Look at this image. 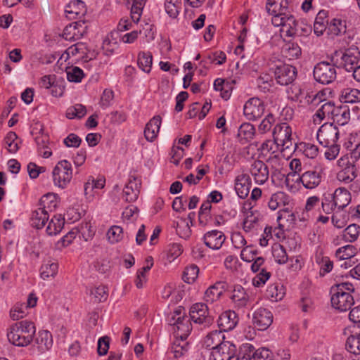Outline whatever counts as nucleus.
Masks as SVG:
<instances>
[{
  "instance_id": "1",
  "label": "nucleus",
  "mask_w": 360,
  "mask_h": 360,
  "mask_svg": "<svg viewBox=\"0 0 360 360\" xmlns=\"http://www.w3.org/2000/svg\"><path fill=\"white\" fill-rule=\"evenodd\" d=\"M36 333L34 324L27 320L13 324L7 333L8 341L15 346L26 347L33 340Z\"/></svg>"
},
{
  "instance_id": "2",
  "label": "nucleus",
  "mask_w": 360,
  "mask_h": 360,
  "mask_svg": "<svg viewBox=\"0 0 360 360\" xmlns=\"http://www.w3.org/2000/svg\"><path fill=\"white\" fill-rule=\"evenodd\" d=\"M354 291L353 285L347 282L340 283L333 286L330 290L332 306L340 311L350 309L354 304V297L351 295V292Z\"/></svg>"
},
{
  "instance_id": "3",
  "label": "nucleus",
  "mask_w": 360,
  "mask_h": 360,
  "mask_svg": "<svg viewBox=\"0 0 360 360\" xmlns=\"http://www.w3.org/2000/svg\"><path fill=\"white\" fill-rule=\"evenodd\" d=\"M359 60L360 51L355 45L335 51L331 56V62L335 64L336 67L343 68L348 72L359 65Z\"/></svg>"
},
{
  "instance_id": "4",
  "label": "nucleus",
  "mask_w": 360,
  "mask_h": 360,
  "mask_svg": "<svg viewBox=\"0 0 360 360\" xmlns=\"http://www.w3.org/2000/svg\"><path fill=\"white\" fill-rule=\"evenodd\" d=\"M292 129L285 122L277 124L273 131L274 140L278 146L282 147V150H295L297 143L292 136Z\"/></svg>"
},
{
  "instance_id": "5",
  "label": "nucleus",
  "mask_w": 360,
  "mask_h": 360,
  "mask_svg": "<svg viewBox=\"0 0 360 360\" xmlns=\"http://www.w3.org/2000/svg\"><path fill=\"white\" fill-rule=\"evenodd\" d=\"M52 176L55 186L60 188H66L72 178L71 163L66 160L59 161L53 169Z\"/></svg>"
},
{
  "instance_id": "6",
  "label": "nucleus",
  "mask_w": 360,
  "mask_h": 360,
  "mask_svg": "<svg viewBox=\"0 0 360 360\" xmlns=\"http://www.w3.org/2000/svg\"><path fill=\"white\" fill-rule=\"evenodd\" d=\"M335 64L322 61L317 63L314 68V77L316 82L322 84H329L335 81L337 77Z\"/></svg>"
},
{
  "instance_id": "7",
  "label": "nucleus",
  "mask_w": 360,
  "mask_h": 360,
  "mask_svg": "<svg viewBox=\"0 0 360 360\" xmlns=\"http://www.w3.org/2000/svg\"><path fill=\"white\" fill-rule=\"evenodd\" d=\"M324 176V168L316 166L300 175L296 182H300L307 189H314L320 185Z\"/></svg>"
},
{
  "instance_id": "8",
  "label": "nucleus",
  "mask_w": 360,
  "mask_h": 360,
  "mask_svg": "<svg viewBox=\"0 0 360 360\" xmlns=\"http://www.w3.org/2000/svg\"><path fill=\"white\" fill-rule=\"evenodd\" d=\"M271 22L275 27H282V31L289 37L295 35L298 31L299 23L288 10L282 16H273Z\"/></svg>"
},
{
  "instance_id": "9",
  "label": "nucleus",
  "mask_w": 360,
  "mask_h": 360,
  "mask_svg": "<svg viewBox=\"0 0 360 360\" xmlns=\"http://www.w3.org/2000/svg\"><path fill=\"white\" fill-rule=\"evenodd\" d=\"M190 319L204 328L213 323V317L210 314L207 304L204 303H195L191 307Z\"/></svg>"
},
{
  "instance_id": "10",
  "label": "nucleus",
  "mask_w": 360,
  "mask_h": 360,
  "mask_svg": "<svg viewBox=\"0 0 360 360\" xmlns=\"http://www.w3.org/2000/svg\"><path fill=\"white\" fill-rule=\"evenodd\" d=\"M339 136V129L333 123L322 124L317 132V139L322 146L337 143Z\"/></svg>"
},
{
  "instance_id": "11",
  "label": "nucleus",
  "mask_w": 360,
  "mask_h": 360,
  "mask_svg": "<svg viewBox=\"0 0 360 360\" xmlns=\"http://www.w3.org/2000/svg\"><path fill=\"white\" fill-rule=\"evenodd\" d=\"M274 73L277 83L286 86L295 81L297 72L295 67L283 63L276 65Z\"/></svg>"
},
{
  "instance_id": "12",
  "label": "nucleus",
  "mask_w": 360,
  "mask_h": 360,
  "mask_svg": "<svg viewBox=\"0 0 360 360\" xmlns=\"http://www.w3.org/2000/svg\"><path fill=\"white\" fill-rule=\"evenodd\" d=\"M265 110L264 102L257 97L248 99L244 105L243 113L249 120L260 118Z\"/></svg>"
},
{
  "instance_id": "13",
  "label": "nucleus",
  "mask_w": 360,
  "mask_h": 360,
  "mask_svg": "<svg viewBox=\"0 0 360 360\" xmlns=\"http://www.w3.org/2000/svg\"><path fill=\"white\" fill-rule=\"evenodd\" d=\"M236 347L231 342H224L221 345L212 349L209 360H235Z\"/></svg>"
},
{
  "instance_id": "14",
  "label": "nucleus",
  "mask_w": 360,
  "mask_h": 360,
  "mask_svg": "<svg viewBox=\"0 0 360 360\" xmlns=\"http://www.w3.org/2000/svg\"><path fill=\"white\" fill-rule=\"evenodd\" d=\"M172 316L169 319V323L173 326L175 338L186 339L191 331V323L190 319L186 317L184 319Z\"/></svg>"
},
{
  "instance_id": "15",
  "label": "nucleus",
  "mask_w": 360,
  "mask_h": 360,
  "mask_svg": "<svg viewBox=\"0 0 360 360\" xmlns=\"http://www.w3.org/2000/svg\"><path fill=\"white\" fill-rule=\"evenodd\" d=\"M252 321L257 330H265L273 322V314L267 309L259 308L253 314Z\"/></svg>"
},
{
  "instance_id": "16",
  "label": "nucleus",
  "mask_w": 360,
  "mask_h": 360,
  "mask_svg": "<svg viewBox=\"0 0 360 360\" xmlns=\"http://www.w3.org/2000/svg\"><path fill=\"white\" fill-rule=\"evenodd\" d=\"M250 172L257 184L262 185L269 179V168L262 160H254L251 164Z\"/></svg>"
},
{
  "instance_id": "17",
  "label": "nucleus",
  "mask_w": 360,
  "mask_h": 360,
  "mask_svg": "<svg viewBox=\"0 0 360 360\" xmlns=\"http://www.w3.org/2000/svg\"><path fill=\"white\" fill-rule=\"evenodd\" d=\"M86 26L83 21H76L67 25L63 33L65 40L76 41L79 39L86 32Z\"/></svg>"
},
{
  "instance_id": "18",
  "label": "nucleus",
  "mask_w": 360,
  "mask_h": 360,
  "mask_svg": "<svg viewBox=\"0 0 360 360\" xmlns=\"http://www.w3.org/2000/svg\"><path fill=\"white\" fill-rule=\"evenodd\" d=\"M225 240L226 236L224 233L218 230L208 231L203 236L205 245L212 250L220 249Z\"/></svg>"
},
{
  "instance_id": "19",
  "label": "nucleus",
  "mask_w": 360,
  "mask_h": 360,
  "mask_svg": "<svg viewBox=\"0 0 360 360\" xmlns=\"http://www.w3.org/2000/svg\"><path fill=\"white\" fill-rule=\"evenodd\" d=\"M238 318L234 311H226L221 314L217 319V325L221 331H229L237 325Z\"/></svg>"
},
{
  "instance_id": "20",
  "label": "nucleus",
  "mask_w": 360,
  "mask_h": 360,
  "mask_svg": "<svg viewBox=\"0 0 360 360\" xmlns=\"http://www.w3.org/2000/svg\"><path fill=\"white\" fill-rule=\"evenodd\" d=\"M231 300L235 307L242 309L250 303V296L246 290L240 285H236L232 290Z\"/></svg>"
},
{
  "instance_id": "21",
  "label": "nucleus",
  "mask_w": 360,
  "mask_h": 360,
  "mask_svg": "<svg viewBox=\"0 0 360 360\" xmlns=\"http://www.w3.org/2000/svg\"><path fill=\"white\" fill-rule=\"evenodd\" d=\"M140 180L135 177L130 178L123 189L122 198L128 202L136 200L140 193Z\"/></svg>"
},
{
  "instance_id": "22",
  "label": "nucleus",
  "mask_w": 360,
  "mask_h": 360,
  "mask_svg": "<svg viewBox=\"0 0 360 360\" xmlns=\"http://www.w3.org/2000/svg\"><path fill=\"white\" fill-rule=\"evenodd\" d=\"M251 187V179L248 174H241L235 179V190L238 196L245 199L249 194Z\"/></svg>"
},
{
  "instance_id": "23",
  "label": "nucleus",
  "mask_w": 360,
  "mask_h": 360,
  "mask_svg": "<svg viewBox=\"0 0 360 360\" xmlns=\"http://www.w3.org/2000/svg\"><path fill=\"white\" fill-rule=\"evenodd\" d=\"M337 212L343 210L350 203L352 196L350 192L344 187H339L333 193Z\"/></svg>"
},
{
  "instance_id": "24",
  "label": "nucleus",
  "mask_w": 360,
  "mask_h": 360,
  "mask_svg": "<svg viewBox=\"0 0 360 360\" xmlns=\"http://www.w3.org/2000/svg\"><path fill=\"white\" fill-rule=\"evenodd\" d=\"M356 176L357 169L354 162H349L337 174L338 181L345 184L352 182Z\"/></svg>"
},
{
  "instance_id": "25",
  "label": "nucleus",
  "mask_w": 360,
  "mask_h": 360,
  "mask_svg": "<svg viewBox=\"0 0 360 360\" xmlns=\"http://www.w3.org/2000/svg\"><path fill=\"white\" fill-rule=\"evenodd\" d=\"M161 122V117L156 115L146 124L144 129V136L147 141L152 142L157 138Z\"/></svg>"
},
{
  "instance_id": "26",
  "label": "nucleus",
  "mask_w": 360,
  "mask_h": 360,
  "mask_svg": "<svg viewBox=\"0 0 360 360\" xmlns=\"http://www.w3.org/2000/svg\"><path fill=\"white\" fill-rule=\"evenodd\" d=\"M65 11L70 20L79 18L86 12L84 2L82 0L72 1L66 6Z\"/></svg>"
},
{
  "instance_id": "27",
  "label": "nucleus",
  "mask_w": 360,
  "mask_h": 360,
  "mask_svg": "<svg viewBox=\"0 0 360 360\" xmlns=\"http://www.w3.org/2000/svg\"><path fill=\"white\" fill-rule=\"evenodd\" d=\"M335 108L336 106L333 102H326L313 116L314 122L315 124H320L325 118L332 119Z\"/></svg>"
},
{
  "instance_id": "28",
  "label": "nucleus",
  "mask_w": 360,
  "mask_h": 360,
  "mask_svg": "<svg viewBox=\"0 0 360 360\" xmlns=\"http://www.w3.org/2000/svg\"><path fill=\"white\" fill-rule=\"evenodd\" d=\"M287 0H267L266 9L273 16H282L288 10Z\"/></svg>"
},
{
  "instance_id": "29",
  "label": "nucleus",
  "mask_w": 360,
  "mask_h": 360,
  "mask_svg": "<svg viewBox=\"0 0 360 360\" xmlns=\"http://www.w3.org/2000/svg\"><path fill=\"white\" fill-rule=\"evenodd\" d=\"M35 343L39 353L49 350L53 345L52 335L47 330L39 331L35 339Z\"/></svg>"
},
{
  "instance_id": "30",
  "label": "nucleus",
  "mask_w": 360,
  "mask_h": 360,
  "mask_svg": "<svg viewBox=\"0 0 360 360\" xmlns=\"http://www.w3.org/2000/svg\"><path fill=\"white\" fill-rule=\"evenodd\" d=\"M224 291V283L217 282L205 291L204 300L207 302L213 303L220 298Z\"/></svg>"
},
{
  "instance_id": "31",
  "label": "nucleus",
  "mask_w": 360,
  "mask_h": 360,
  "mask_svg": "<svg viewBox=\"0 0 360 360\" xmlns=\"http://www.w3.org/2000/svg\"><path fill=\"white\" fill-rule=\"evenodd\" d=\"M49 218V214L45 211L44 209L39 207L32 212L30 221L32 226L37 229H42Z\"/></svg>"
},
{
  "instance_id": "32",
  "label": "nucleus",
  "mask_w": 360,
  "mask_h": 360,
  "mask_svg": "<svg viewBox=\"0 0 360 360\" xmlns=\"http://www.w3.org/2000/svg\"><path fill=\"white\" fill-rule=\"evenodd\" d=\"M188 350V343L186 339L175 338L170 347L169 354H172L174 358L178 359L183 356Z\"/></svg>"
},
{
  "instance_id": "33",
  "label": "nucleus",
  "mask_w": 360,
  "mask_h": 360,
  "mask_svg": "<svg viewBox=\"0 0 360 360\" xmlns=\"http://www.w3.org/2000/svg\"><path fill=\"white\" fill-rule=\"evenodd\" d=\"M224 342L226 341L224 340V335L222 331L213 330L205 337L204 340V345L207 348L213 349V348H216L217 347H219V345H221Z\"/></svg>"
},
{
  "instance_id": "34",
  "label": "nucleus",
  "mask_w": 360,
  "mask_h": 360,
  "mask_svg": "<svg viewBox=\"0 0 360 360\" xmlns=\"http://www.w3.org/2000/svg\"><path fill=\"white\" fill-rule=\"evenodd\" d=\"M281 53L288 60H295L300 58L302 50L297 43L288 41L283 45Z\"/></svg>"
},
{
  "instance_id": "35",
  "label": "nucleus",
  "mask_w": 360,
  "mask_h": 360,
  "mask_svg": "<svg viewBox=\"0 0 360 360\" xmlns=\"http://www.w3.org/2000/svg\"><path fill=\"white\" fill-rule=\"evenodd\" d=\"M350 119V112L347 105L336 106L332 120L339 125H345Z\"/></svg>"
},
{
  "instance_id": "36",
  "label": "nucleus",
  "mask_w": 360,
  "mask_h": 360,
  "mask_svg": "<svg viewBox=\"0 0 360 360\" xmlns=\"http://www.w3.org/2000/svg\"><path fill=\"white\" fill-rule=\"evenodd\" d=\"M289 196L284 192H276L272 194L268 201V206L270 210H276L281 205H288Z\"/></svg>"
},
{
  "instance_id": "37",
  "label": "nucleus",
  "mask_w": 360,
  "mask_h": 360,
  "mask_svg": "<svg viewBox=\"0 0 360 360\" xmlns=\"http://www.w3.org/2000/svg\"><path fill=\"white\" fill-rule=\"evenodd\" d=\"M326 18L327 13L323 10L320 11L317 14L314 23V32L317 36L322 35L327 30L329 22Z\"/></svg>"
},
{
  "instance_id": "38",
  "label": "nucleus",
  "mask_w": 360,
  "mask_h": 360,
  "mask_svg": "<svg viewBox=\"0 0 360 360\" xmlns=\"http://www.w3.org/2000/svg\"><path fill=\"white\" fill-rule=\"evenodd\" d=\"M255 134V127L250 123L242 124L238 131V137L242 143L253 139Z\"/></svg>"
},
{
  "instance_id": "39",
  "label": "nucleus",
  "mask_w": 360,
  "mask_h": 360,
  "mask_svg": "<svg viewBox=\"0 0 360 360\" xmlns=\"http://www.w3.org/2000/svg\"><path fill=\"white\" fill-rule=\"evenodd\" d=\"M64 224L65 219L61 214L54 215L47 226L46 233L50 236L58 234L63 228Z\"/></svg>"
},
{
  "instance_id": "40",
  "label": "nucleus",
  "mask_w": 360,
  "mask_h": 360,
  "mask_svg": "<svg viewBox=\"0 0 360 360\" xmlns=\"http://www.w3.org/2000/svg\"><path fill=\"white\" fill-rule=\"evenodd\" d=\"M39 205V207L44 209L48 214L54 211L58 206L56 195L53 193L44 195L40 199Z\"/></svg>"
},
{
  "instance_id": "41",
  "label": "nucleus",
  "mask_w": 360,
  "mask_h": 360,
  "mask_svg": "<svg viewBox=\"0 0 360 360\" xmlns=\"http://www.w3.org/2000/svg\"><path fill=\"white\" fill-rule=\"evenodd\" d=\"M321 210L325 214H330L334 211H337V207L335 205V198L333 193H324L320 200Z\"/></svg>"
},
{
  "instance_id": "42",
  "label": "nucleus",
  "mask_w": 360,
  "mask_h": 360,
  "mask_svg": "<svg viewBox=\"0 0 360 360\" xmlns=\"http://www.w3.org/2000/svg\"><path fill=\"white\" fill-rule=\"evenodd\" d=\"M279 146H278L276 143V141L274 140H267L262 144L261 147L259 148V150L263 155H266L268 153L271 155L269 158L266 160V161L269 162L277 158L278 155H276L275 153H276Z\"/></svg>"
},
{
  "instance_id": "43",
  "label": "nucleus",
  "mask_w": 360,
  "mask_h": 360,
  "mask_svg": "<svg viewBox=\"0 0 360 360\" xmlns=\"http://www.w3.org/2000/svg\"><path fill=\"white\" fill-rule=\"evenodd\" d=\"M256 349L255 347L250 343L243 344L240 348L235 360H251L255 359Z\"/></svg>"
},
{
  "instance_id": "44",
  "label": "nucleus",
  "mask_w": 360,
  "mask_h": 360,
  "mask_svg": "<svg viewBox=\"0 0 360 360\" xmlns=\"http://www.w3.org/2000/svg\"><path fill=\"white\" fill-rule=\"evenodd\" d=\"M360 234V226L356 224L349 225L342 232V239L347 243L355 242Z\"/></svg>"
},
{
  "instance_id": "45",
  "label": "nucleus",
  "mask_w": 360,
  "mask_h": 360,
  "mask_svg": "<svg viewBox=\"0 0 360 360\" xmlns=\"http://www.w3.org/2000/svg\"><path fill=\"white\" fill-rule=\"evenodd\" d=\"M340 101L350 103L360 101V91L356 89L345 88L341 91Z\"/></svg>"
},
{
  "instance_id": "46",
  "label": "nucleus",
  "mask_w": 360,
  "mask_h": 360,
  "mask_svg": "<svg viewBox=\"0 0 360 360\" xmlns=\"http://www.w3.org/2000/svg\"><path fill=\"white\" fill-rule=\"evenodd\" d=\"M153 63L150 52L141 51L138 55V65L145 72L149 73Z\"/></svg>"
},
{
  "instance_id": "47",
  "label": "nucleus",
  "mask_w": 360,
  "mask_h": 360,
  "mask_svg": "<svg viewBox=\"0 0 360 360\" xmlns=\"http://www.w3.org/2000/svg\"><path fill=\"white\" fill-rule=\"evenodd\" d=\"M315 260L320 266V276H324L326 274L332 271L333 263L328 257H324L321 254L316 255Z\"/></svg>"
},
{
  "instance_id": "48",
  "label": "nucleus",
  "mask_w": 360,
  "mask_h": 360,
  "mask_svg": "<svg viewBox=\"0 0 360 360\" xmlns=\"http://www.w3.org/2000/svg\"><path fill=\"white\" fill-rule=\"evenodd\" d=\"M356 248L352 245L339 248L335 252V257L339 260H348L355 256Z\"/></svg>"
},
{
  "instance_id": "49",
  "label": "nucleus",
  "mask_w": 360,
  "mask_h": 360,
  "mask_svg": "<svg viewBox=\"0 0 360 360\" xmlns=\"http://www.w3.org/2000/svg\"><path fill=\"white\" fill-rule=\"evenodd\" d=\"M165 9L172 18H176L181 9V0H165Z\"/></svg>"
},
{
  "instance_id": "50",
  "label": "nucleus",
  "mask_w": 360,
  "mask_h": 360,
  "mask_svg": "<svg viewBox=\"0 0 360 360\" xmlns=\"http://www.w3.org/2000/svg\"><path fill=\"white\" fill-rule=\"evenodd\" d=\"M328 34L334 36H338L341 33H345L346 31L345 22L340 19H333L328 25Z\"/></svg>"
},
{
  "instance_id": "51",
  "label": "nucleus",
  "mask_w": 360,
  "mask_h": 360,
  "mask_svg": "<svg viewBox=\"0 0 360 360\" xmlns=\"http://www.w3.org/2000/svg\"><path fill=\"white\" fill-rule=\"evenodd\" d=\"M272 255L275 261L280 264H285L288 256L285 248L281 244H274L272 247Z\"/></svg>"
},
{
  "instance_id": "52",
  "label": "nucleus",
  "mask_w": 360,
  "mask_h": 360,
  "mask_svg": "<svg viewBox=\"0 0 360 360\" xmlns=\"http://www.w3.org/2000/svg\"><path fill=\"white\" fill-rule=\"evenodd\" d=\"M346 349L355 355L360 354V335H352L347 338Z\"/></svg>"
},
{
  "instance_id": "53",
  "label": "nucleus",
  "mask_w": 360,
  "mask_h": 360,
  "mask_svg": "<svg viewBox=\"0 0 360 360\" xmlns=\"http://www.w3.org/2000/svg\"><path fill=\"white\" fill-rule=\"evenodd\" d=\"M58 266L57 263L51 262L44 264L40 269V275L43 279L54 277L58 273Z\"/></svg>"
},
{
  "instance_id": "54",
  "label": "nucleus",
  "mask_w": 360,
  "mask_h": 360,
  "mask_svg": "<svg viewBox=\"0 0 360 360\" xmlns=\"http://www.w3.org/2000/svg\"><path fill=\"white\" fill-rule=\"evenodd\" d=\"M90 295L94 302H104L108 297V288L104 285H99L91 289Z\"/></svg>"
},
{
  "instance_id": "55",
  "label": "nucleus",
  "mask_w": 360,
  "mask_h": 360,
  "mask_svg": "<svg viewBox=\"0 0 360 360\" xmlns=\"http://www.w3.org/2000/svg\"><path fill=\"white\" fill-rule=\"evenodd\" d=\"M107 236L110 243H117L123 239V229L120 226H112L108 231Z\"/></svg>"
},
{
  "instance_id": "56",
  "label": "nucleus",
  "mask_w": 360,
  "mask_h": 360,
  "mask_svg": "<svg viewBox=\"0 0 360 360\" xmlns=\"http://www.w3.org/2000/svg\"><path fill=\"white\" fill-rule=\"evenodd\" d=\"M86 113V110L85 106L82 104H76L74 106H70L67 109L66 111V117L68 119H74V118H82Z\"/></svg>"
},
{
  "instance_id": "57",
  "label": "nucleus",
  "mask_w": 360,
  "mask_h": 360,
  "mask_svg": "<svg viewBox=\"0 0 360 360\" xmlns=\"http://www.w3.org/2000/svg\"><path fill=\"white\" fill-rule=\"evenodd\" d=\"M266 296L273 301H278L282 300L284 296V291L282 286L277 284L270 285L266 290Z\"/></svg>"
},
{
  "instance_id": "58",
  "label": "nucleus",
  "mask_w": 360,
  "mask_h": 360,
  "mask_svg": "<svg viewBox=\"0 0 360 360\" xmlns=\"http://www.w3.org/2000/svg\"><path fill=\"white\" fill-rule=\"evenodd\" d=\"M257 222L258 217L255 216L253 212L250 209V210L246 212L243 223V229L245 232L248 233L255 228Z\"/></svg>"
},
{
  "instance_id": "59",
  "label": "nucleus",
  "mask_w": 360,
  "mask_h": 360,
  "mask_svg": "<svg viewBox=\"0 0 360 360\" xmlns=\"http://www.w3.org/2000/svg\"><path fill=\"white\" fill-rule=\"evenodd\" d=\"M199 273L198 267L195 264H191L186 267L183 274V279L187 283H193L198 278Z\"/></svg>"
},
{
  "instance_id": "60",
  "label": "nucleus",
  "mask_w": 360,
  "mask_h": 360,
  "mask_svg": "<svg viewBox=\"0 0 360 360\" xmlns=\"http://www.w3.org/2000/svg\"><path fill=\"white\" fill-rule=\"evenodd\" d=\"M114 32H110L103 41L102 48L106 55H110L117 47L116 39L113 38Z\"/></svg>"
},
{
  "instance_id": "61",
  "label": "nucleus",
  "mask_w": 360,
  "mask_h": 360,
  "mask_svg": "<svg viewBox=\"0 0 360 360\" xmlns=\"http://www.w3.org/2000/svg\"><path fill=\"white\" fill-rule=\"evenodd\" d=\"M16 139L17 135L15 132L13 131L8 133L4 139L6 147L11 153H16L19 148L18 143L15 141Z\"/></svg>"
},
{
  "instance_id": "62",
  "label": "nucleus",
  "mask_w": 360,
  "mask_h": 360,
  "mask_svg": "<svg viewBox=\"0 0 360 360\" xmlns=\"http://www.w3.org/2000/svg\"><path fill=\"white\" fill-rule=\"evenodd\" d=\"M257 84L261 91L266 92L269 91L271 87L273 84V79L269 75L264 74L263 75H260L257 79Z\"/></svg>"
},
{
  "instance_id": "63",
  "label": "nucleus",
  "mask_w": 360,
  "mask_h": 360,
  "mask_svg": "<svg viewBox=\"0 0 360 360\" xmlns=\"http://www.w3.org/2000/svg\"><path fill=\"white\" fill-rule=\"evenodd\" d=\"M271 277V273L262 269L261 271L257 274L252 279V285L255 287L259 288L263 286Z\"/></svg>"
},
{
  "instance_id": "64",
  "label": "nucleus",
  "mask_w": 360,
  "mask_h": 360,
  "mask_svg": "<svg viewBox=\"0 0 360 360\" xmlns=\"http://www.w3.org/2000/svg\"><path fill=\"white\" fill-rule=\"evenodd\" d=\"M257 254V250L254 248L252 245H248L243 248L240 252V258L247 262H252Z\"/></svg>"
}]
</instances>
